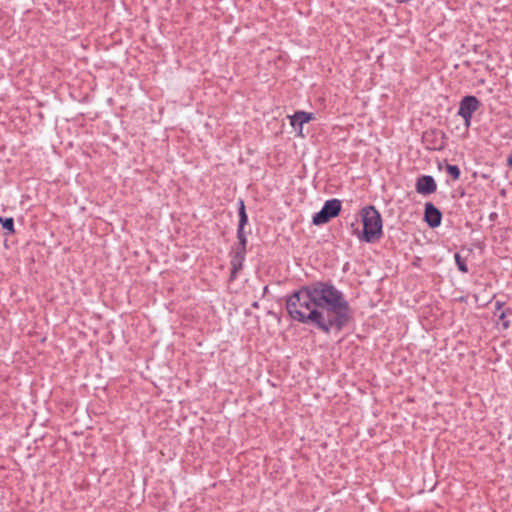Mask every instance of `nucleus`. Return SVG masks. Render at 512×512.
I'll use <instances>...</instances> for the list:
<instances>
[{"label": "nucleus", "instance_id": "nucleus-9", "mask_svg": "<svg viewBox=\"0 0 512 512\" xmlns=\"http://www.w3.org/2000/svg\"><path fill=\"white\" fill-rule=\"evenodd\" d=\"M454 258H455V262H456L458 269L463 273H467L468 267L466 264V260L464 258H462L459 253H456Z\"/></svg>", "mask_w": 512, "mask_h": 512}, {"label": "nucleus", "instance_id": "nucleus-2", "mask_svg": "<svg viewBox=\"0 0 512 512\" xmlns=\"http://www.w3.org/2000/svg\"><path fill=\"white\" fill-rule=\"evenodd\" d=\"M361 217L363 231L360 232L357 230V237L367 243L379 240L383 234L380 213L373 206H368L361 210Z\"/></svg>", "mask_w": 512, "mask_h": 512}, {"label": "nucleus", "instance_id": "nucleus-4", "mask_svg": "<svg viewBox=\"0 0 512 512\" xmlns=\"http://www.w3.org/2000/svg\"><path fill=\"white\" fill-rule=\"evenodd\" d=\"M341 211V202L338 199L327 200L322 209L313 216L314 225H322L338 216Z\"/></svg>", "mask_w": 512, "mask_h": 512}, {"label": "nucleus", "instance_id": "nucleus-7", "mask_svg": "<svg viewBox=\"0 0 512 512\" xmlns=\"http://www.w3.org/2000/svg\"><path fill=\"white\" fill-rule=\"evenodd\" d=\"M437 185L432 176H422L416 183V191L419 194L428 195L436 191Z\"/></svg>", "mask_w": 512, "mask_h": 512}, {"label": "nucleus", "instance_id": "nucleus-12", "mask_svg": "<svg viewBox=\"0 0 512 512\" xmlns=\"http://www.w3.org/2000/svg\"><path fill=\"white\" fill-rule=\"evenodd\" d=\"M507 164L512 167V154L508 156L507 158Z\"/></svg>", "mask_w": 512, "mask_h": 512}, {"label": "nucleus", "instance_id": "nucleus-11", "mask_svg": "<svg viewBox=\"0 0 512 512\" xmlns=\"http://www.w3.org/2000/svg\"><path fill=\"white\" fill-rule=\"evenodd\" d=\"M0 222L2 223V227L7 230L9 233L14 232V221L12 218H2L0 217Z\"/></svg>", "mask_w": 512, "mask_h": 512}, {"label": "nucleus", "instance_id": "nucleus-13", "mask_svg": "<svg viewBox=\"0 0 512 512\" xmlns=\"http://www.w3.org/2000/svg\"><path fill=\"white\" fill-rule=\"evenodd\" d=\"M499 318L503 320V319L505 318V313H504V312H502V313L499 315Z\"/></svg>", "mask_w": 512, "mask_h": 512}, {"label": "nucleus", "instance_id": "nucleus-5", "mask_svg": "<svg viewBox=\"0 0 512 512\" xmlns=\"http://www.w3.org/2000/svg\"><path fill=\"white\" fill-rule=\"evenodd\" d=\"M480 105V101L475 96H465L461 99L458 115L463 118L467 129L471 125V119L474 112L480 108Z\"/></svg>", "mask_w": 512, "mask_h": 512}, {"label": "nucleus", "instance_id": "nucleus-8", "mask_svg": "<svg viewBox=\"0 0 512 512\" xmlns=\"http://www.w3.org/2000/svg\"><path fill=\"white\" fill-rule=\"evenodd\" d=\"M289 118L291 126L297 129L299 134H302L303 125L313 119V114L304 111H298Z\"/></svg>", "mask_w": 512, "mask_h": 512}, {"label": "nucleus", "instance_id": "nucleus-14", "mask_svg": "<svg viewBox=\"0 0 512 512\" xmlns=\"http://www.w3.org/2000/svg\"><path fill=\"white\" fill-rule=\"evenodd\" d=\"M508 325H509V324H508V322H504V323H503V326H504L505 328H507V327H508Z\"/></svg>", "mask_w": 512, "mask_h": 512}, {"label": "nucleus", "instance_id": "nucleus-1", "mask_svg": "<svg viewBox=\"0 0 512 512\" xmlns=\"http://www.w3.org/2000/svg\"><path fill=\"white\" fill-rule=\"evenodd\" d=\"M289 315L323 332L340 331L351 319L343 293L328 282H314L293 293L286 302Z\"/></svg>", "mask_w": 512, "mask_h": 512}, {"label": "nucleus", "instance_id": "nucleus-6", "mask_svg": "<svg viewBox=\"0 0 512 512\" xmlns=\"http://www.w3.org/2000/svg\"><path fill=\"white\" fill-rule=\"evenodd\" d=\"M424 217L427 224L432 228L438 227L442 219L441 212L431 203L425 204Z\"/></svg>", "mask_w": 512, "mask_h": 512}, {"label": "nucleus", "instance_id": "nucleus-3", "mask_svg": "<svg viewBox=\"0 0 512 512\" xmlns=\"http://www.w3.org/2000/svg\"><path fill=\"white\" fill-rule=\"evenodd\" d=\"M239 206V224H238V240L239 243L237 247L232 250V260H231V278H234L237 271L242 268V263L244 261V256L246 252V238L243 233V228L248 222V217L245 211L244 201L240 199L238 201Z\"/></svg>", "mask_w": 512, "mask_h": 512}, {"label": "nucleus", "instance_id": "nucleus-10", "mask_svg": "<svg viewBox=\"0 0 512 512\" xmlns=\"http://www.w3.org/2000/svg\"><path fill=\"white\" fill-rule=\"evenodd\" d=\"M447 173L454 179L458 180L460 177V169L456 165L448 164L446 166Z\"/></svg>", "mask_w": 512, "mask_h": 512}]
</instances>
